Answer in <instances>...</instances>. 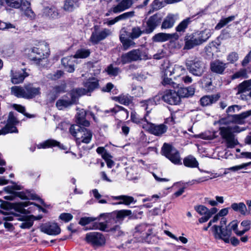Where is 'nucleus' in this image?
<instances>
[{
    "label": "nucleus",
    "instance_id": "obj_1",
    "mask_svg": "<svg viewBox=\"0 0 251 251\" xmlns=\"http://www.w3.org/2000/svg\"><path fill=\"white\" fill-rule=\"evenodd\" d=\"M151 58V57L147 51L139 49H133L122 54L120 58L118 59L115 63L117 65H125L132 62L146 60Z\"/></svg>",
    "mask_w": 251,
    "mask_h": 251
},
{
    "label": "nucleus",
    "instance_id": "obj_2",
    "mask_svg": "<svg viewBox=\"0 0 251 251\" xmlns=\"http://www.w3.org/2000/svg\"><path fill=\"white\" fill-rule=\"evenodd\" d=\"M40 88L34 87L32 84L24 85V87L15 86L11 88V94L17 98L31 99L40 94Z\"/></svg>",
    "mask_w": 251,
    "mask_h": 251
},
{
    "label": "nucleus",
    "instance_id": "obj_3",
    "mask_svg": "<svg viewBox=\"0 0 251 251\" xmlns=\"http://www.w3.org/2000/svg\"><path fill=\"white\" fill-rule=\"evenodd\" d=\"M69 131L71 135L75 137L77 143L88 144L92 139V132L85 128L81 127L77 124L72 125Z\"/></svg>",
    "mask_w": 251,
    "mask_h": 251
},
{
    "label": "nucleus",
    "instance_id": "obj_4",
    "mask_svg": "<svg viewBox=\"0 0 251 251\" xmlns=\"http://www.w3.org/2000/svg\"><path fill=\"white\" fill-rule=\"evenodd\" d=\"M219 134L226 143L227 148H233L239 144L230 126H221L219 127Z\"/></svg>",
    "mask_w": 251,
    "mask_h": 251
},
{
    "label": "nucleus",
    "instance_id": "obj_5",
    "mask_svg": "<svg viewBox=\"0 0 251 251\" xmlns=\"http://www.w3.org/2000/svg\"><path fill=\"white\" fill-rule=\"evenodd\" d=\"M186 66L189 72L196 76H201L204 72L205 64L198 58H191L186 61Z\"/></svg>",
    "mask_w": 251,
    "mask_h": 251
},
{
    "label": "nucleus",
    "instance_id": "obj_6",
    "mask_svg": "<svg viewBox=\"0 0 251 251\" xmlns=\"http://www.w3.org/2000/svg\"><path fill=\"white\" fill-rule=\"evenodd\" d=\"M85 241L94 248L104 246L106 239L104 235L99 232H91L86 234Z\"/></svg>",
    "mask_w": 251,
    "mask_h": 251
},
{
    "label": "nucleus",
    "instance_id": "obj_7",
    "mask_svg": "<svg viewBox=\"0 0 251 251\" xmlns=\"http://www.w3.org/2000/svg\"><path fill=\"white\" fill-rule=\"evenodd\" d=\"M162 152L173 163L176 165L181 164L178 151L171 145L164 143L162 148Z\"/></svg>",
    "mask_w": 251,
    "mask_h": 251
},
{
    "label": "nucleus",
    "instance_id": "obj_8",
    "mask_svg": "<svg viewBox=\"0 0 251 251\" xmlns=\"http://www.w3.org/2000/svg\"><path fill=\"white\" fill-rule=\"evenodd\" d=\"M49 47L46 44H42L31 49L30 58L32 60L40 61L48 56Z\"/></svg>",
    "mask_w": 251,
    "mask_h": 251
},
{
    "label": "nucleus",
    "instance_id": "obj_9",
    "mask_svg": "<svg viewBox=\"0 0 251 251\" xmlns=\"http://www.w3.org/2000/svg\"><path fill=\"white\" fill-rule=\"evenodd\" d=\"M85 88H78L74 89V92H76L77 96L86 95L97 89L99 87V81L94 78L88 79L84 83Z\"/></svg>",
    "mask_w": 251,
    "mask_h": 251
},
{
    "label": "nucleus",
    "instance_id": "obj_10",
    "mask_svg": "<svg viewBox=\"0 0 251 251\" xmlns=\"http://www.w3.org/2000/svg\"><path fill=\"white\" fill-rule=\"evenodd\" d=\"M211 228L215 239L222 240L226 244L229 243V238L232 233L226 227H222L214 225Z\"/></svg>",
    "mask_w": 251,
    "mask_h": 251
},
{
    "label": "nucleus",
    "instance_id": "obj_11",
    "mask_svg": "<svg viewBox=\"0 0 251 251\" xmlns=\"http://www.w3.org/2000/svg\"><path fill=\"white\" fill-rule=\"evenodd\" d=\"M236 95H240L243 100H247V96L251 98V79L244 80L235 88Z\"/></svg>",
    "mask_w": 251,
    "mask_h": 251
},
{
    "label": "nucleus",
    "instance_id": "obj_12",
    "mask_svg": "<svg viewBox=\"0 0 251 251\" xmlns=\"http://www.w3.org/2000/svg\"><path fill=\"white\" fill-rule=\"evenodd\" d=\"M70 96L71 97V100L67 99L65 97H63L57 100L56 106L59 110H63L71 106L72 104L76 102L79 97L77 96L76 92H74V89L71 91Z\"/></svg>",
    "mask_w": 251,
    "mask_h": 251
},
{
    "label": "nucleus",
    "instance_id": "obj_13",
    "mask_svg": "<svg viewBox=\"0 0 251 251\" xmlns=\"http://www.w3.org/2000/svg\"><path fill=\"white\" fill-rule=\"evenodd\" d=\"M251 116V109L245 112H242L240 114H235L229 115L227 117L228 121H226V119H222L220 120V123L223 124H228L229 122L234 123L238 124H243L244 123V119Z\"/></svg>",
    "mask_w": 251,
    "mask_h": 251
},
{
    "label": "nucleus",
    "instance_id": "obj_14",
    "mask_svg": "<svg viewBox=\"0 0 251 251\" xmlns=\"http://www.w3.org/2000/svg\"><path fill=\"white\" fill-rule=\"evenodd\" d=\"M162 18L160 14H155L151 16L146 22V26L144 32L146 34H150L161 23Z\"/></svg>",
    "mask_w": 251,
    "mask_h": 251
},
{
    "label": "nucleus",
    "instance_id": "obj_15",
    "mask_svg": "<svg viewBox=\"0 0 251 251\" xmlns=\"http://www.w3.org/2000/svg\"><path fill=\"white\" fill-rule=\"evenodd\" d=\"M162 98L164 102L171 105H177L180 102L178 94L174 90H167L162 96L157 95Z\"/></svg>",
    "mask_w": 251,
    "mask_h": 251
},
{
    "label": "nucleus",
    "instance_id": "obj_16",
    "mask_svg": "<svg viewBox=\"0 0 251 251\" xmlns=\"http://www.w3.org/2000/svg\"><path fill=\"white\" fill-rule=\"evenodd\" d=\"M144 129L154 135L161 136L166 132L168 127L164 124L155 125L148 122L144 125Z\"/></svg>",
    "mask_w": 251,
    "mask_h": 251
},
{
    "label": "nucleus",
    "instance_id": "obj_17",
    "mask_svg": "<svg viewBox=\"0 0 251 251\" xmlns=\"http://www.w3.org/2000/svg\"><path fill=\"white\" fill-rule=\"evenodd\" d=\"M19 123V121L16 117L14 116L13 112H9L8 118L7 120V123L3 127L4 130H6L8 133H18V130L15 126Z\"/></svg>",
    "mask_w": 251,
    "mask_h": 251
},
{
    "label": "nucleus",
    "instance_id": "obj_18",
    "mask_svg": "<svg viewBox=\"0 0 251 251\" xmlns=\"http://www.w3.org/2000/svg\"><path fill=\"white\" fill-rule=\"evenodd\" d=\"M42 232L50 235H56L61 232V229L56 223H48L41 226Z\"/></svg>",
    "mask_w": 251,
    "mask_h": 251
},
{
    "label": "nucleus",
    "instance_id": "obj_19",
    "mask_svg": "<svg viewBox=\"0 0 251 251\" xmlns=\"http://www.w3.org/2000/svg\"><path fill=\"white\" fill-rule=\"evenodd\" d=\"M133 2L131 0H122L116 5L113 6L109 11L114 13H118L123 12L131 7Z\"/></svg>",
    "mask_w": 251,
    "mask_h": 251
},
{
    "label": "nucleus",
    "instance_id": "obj_20",
    "mask_svg": "<svg viewBox=\"0 0 251 251\" xmlns=\"http://www.w3.org/2000/svg\"><path fill=\"white\" fill-rule=\"evenodd\" d=\"M111 34V31L110 30L105 28L98 33L93 32L91 36L90 40L93 44H97L100 41L104 39Z\"/></svg>",
    "mask_w": 251,
    "mask_h": 251
},
{
    "label": "nucleus",
    "instance_id": "obj_21",
    "mask_svg": "<svg viewBox=\"0 0 251 251\" xmlns=\"http://www.w3.org/2000/svg\"><path fill=\"white\" fill-rule=\"evenodd\" d=\"M42 14L43 16L50 19H56L60 17L58 9L52 5L45 7Z\"/></svg>",
    "mask_w": 251,
    "mask_h": 251
},
{
    "label": "nucleus",
    "instance_id": "obj_22",
    "mask_svg": "<svg viewBox=\"0 0 251 251\" xmlns=\"http://www.w3.org/2000/svg\"><path fill=\"white\" fill-rule=\"evenodd\" d=\"M11 81L13 84H19L23 82L25 77L28 75L24 70L19 72L15 71L14 69L11 70Z\"/></svg>",
    "mask_w": 251,
    "mask_h": 251
},
{
    "label": "nucleus",
    "instance_id": "obj_23",
    "mask_svg": "<svg viewBox=\"0 0 251 251\" xmlns=\"http://www.w3.org/2000/svg\"><path fill=\"white\" fill-rule=\"evenodd\" d=\"M226 68V64L224 63L220 60H215L210 63L211 71L213 73L217 74H223Z\"/></svg>",
    "mask_w": 251,
    "mask_h": 251
},
{
    "label": "nucleus",
    "instance_id": "obj_24",
    "mask_svg": "<svg viewBox=\"0 0 251 251\" xmlns=\"http://www.w3.org/2000/svg\"><path fill=\"white\" fill-rule=\"evenodd\" d=\"M200 45L205 42L211 36L212 32L210 29H205L194 33Z\"/></svg>",
    "mask_w": 251,
    "mask_h": 251
},
{
    "label": "nucleus",
    "instance_id": "obj_25",
    "mask_svg": "<svg viewBox=\"0 0 251 251\" xmlns=\"http://www.w3.org/2000/svg\"><path fill=\"white\" fill-rule=\"evenodd\" d=\"M220 98V95L218 94L204 96L200 99V104L202 106H207L217 101Z\"/></svg>",
    "mask_w": 251,
    "mask_h": 251
},
{
    "label": "nucleus",
    "instance_id": "obj_26",
    "mask_svg": "<svg viewBox=\"0 0 251 251\" xmlns=\"http://www.w3.org/2000/svg\"><path fill=\"white\" fill-rule=\"evenodd\" d=\"M184 41L185 49H191L195 46L200 45L194 33L189 35H186Z\"/></svg>",
    "mask_w": 251,
    "mask_h": 251
},
{
    "label": "nucleus",
    "instance_id": "obj_27",
    "mask_svg": "<svg viewBox=\"0 0 251 251\" xmlns=\"http://www.w3.org/2000/svg\"><path fill=\"white\" fill-rule=\"evenodd\" d=\"M65 88L66 86L64 84L53 87L48 94L49 98L50 101H54L58 97L59 94L64 92Z\"/></svg>",
    "mask_w": 251,
    "mask_h": 251
},
{
    "label": "nucleus",
    "instance_id": "obj_28",
    "mask_svg": "<svg viewBox=\"0 0 251 251\" xmlns=\"http://www.w3.org/2000/svg\"><path fill=\"white\" fill-rule=\"evenodd\" d=\"M177 15L168 14L163 21L161 28L162 29H168L172 27L177 19Z\"/></svg>",
    "mask_w": 251,
    "mask_h": 251
},
{
    "label": "nucleus",
    "instance_id": "obj_29",
    "mask_svg": "<svg viewBox=\"0 0 251 251\" xmlns=\"http://www.w3.org/2000/svg\"><path fill=\"white\" fill-rule=\"evenodd\" d=\"M132 214V212L130 210L122 209L116 210L112 213V215L116 219V222L122 223L124 219Z\"/></svg>",
    "mask_w": 251,
    "mask_h": 251
},
{
    "label": "nucleus",
    "instance_id": "obj_30",
    "mask_svg": "<svg viewBox=\"0 0 251 251\" xmlns=\"http://www.w3.org/2000/svg\"><path fill=\"white\" fill-rule=\"evenodd\" d=\"M86 115V112L84 109H82L78 110L76 115V123L84 126H89L90 123L88 121L85 119Z\"/></svg>",
    "mask_w": 251,
    "mask_h": 251
},
{
    "label": "nucleus",
    "instance_id": "obj_31",
    "mask_svg": "<svg viewBox=\"0 0 251 251\" xmlns=\"http://www.w3.org/2000/svg\"><path fill=\"white\" fill-rule=\"evenodd\" d=\"M136 230L137 232L142 234L143 238H147V239L150 236H151V238H156L154 236L151 235L152 229L145 225H141L137 226Z\"/></svg>",
    "mask_w": 251,
    "mask_h": 251
},
{
    "label": "nucleus",
    "instance_id": "obj_32",
    "mask_svg": "<svg viewBox=\"0 0 251 251\" xmlns=\"http://www.w3.org/2000/svg\"><path fill=\"white\" fill-rule=\"evenodd\" d=\"M112 198L115 200H121L122 201L117 203V204H125L128 205L131 203H135L136 200H135L134 198L131 196L126 195H121L119 196H112Z\"/></svg>",
    "mask_w": 251,
    "mask_h": 251
},
{
    "label": "nucleus",
    "instance_id": "obj_33",
    "mask_svg": "<svg viewBox=\"0 0 251 251\" xmlns=\"http://www.w3.org/2000/svg\"><path fill=\"white\" fill-rule=\"evenodd\" d=\"M58 146L61 148L60 143L53 139H49L37 145L38 149H46L52 147Z\"/></svg>",
    "mask_w": 251,
    "mask_h": 251
},
{
    "label": "nucleus",
    "instance_id": "obj_34",
    "mask_svg": "<svg viewBox=\"0 0 251 251\" xmlns=\"http://www.w3.org/2000/svg\"><path fill=\"white\" fill-rule=\"evenodd\" d=\"M17 218V215L12 213L3 214L2 219L5 221L4 223V227L9 230H12L13 229V225L11 223L7 222V221H13Z\"/></svg>",
    "mask_w": 251,
    "mask_h": 251
},
{
    "label": "nucleus",
    "instance_id": "obj_35",
    "mask_svg": "<svg viewBox=\"0 0 251 251\" xmlns=\"http://www.w3.org/2000/svg\"><path fill=\"white\" fill-rule=\"evenodd\" d=\"M131 121L133 123L139 125L140 126H141L144 129V125L148 124L149 122L146 118V116H145L143 118H141L140 117L139 115L136 114V113H131Z\"/></svg>",
    "mask_w": 251,
    "mask_h": 251
},
{
    "label": "nucleus",
    "instance_id": "obj_36",
    "mask_svg": "<svg viewBox=\"0 0 251 251\" xmlns=\"http://www.w3.org/2000/svg\"><path fill=\"white\" fill-rule=\"evenodd\" d=\"M195 92L194 89L189 87L186 88H180L177 93L178 94L180 99L181 98L189 97L194 95Z\"/></svg>",
    "mask_w": 251,
    "mask_h": 251
},
{
    "label": "nucleus",
    "instance_id": "obj_37",
    "mask_svg": "<svg viewBox=\"0 0 251 251\" xmlns=\"http://www.w3.org/2000/svg\"><path fill=\"white\" fill-rule=\"evenodd\" d=\"M79 0H66L64 2L63 9L65 11L71 12L78 6Z\"/></svg>",
    "mask_w": 251,
    "mask_h": 251
},
{
    "label": "nucleus",
    "instance_id": "obj_38",
    "mask_svg": "<svg viewBox=\"0 0 251 251\" xmlns=\"http://www.w3.org/2000/svg\"><path fill=\"white\" fill-rule=\"evenodd\" d=\"M231 207L234 211L239 212L242 215H246L247 214V207L243 202L233 203L231 205Z\"/></svg>",
    "mask_w": 251,
    "mask_h": 251
},
{
    "label": "nucleus",
    "instance_id": "obj_39",
    "mask_svg": "<svg viewBox=\"0 0 251 251\" xmlns=\"http://www.w3.org/2000/svg\"><path fill=\"white\" fill-rule=\"evenodd\" d=\"M160 100V97L155 96L153 98L148 99L140 102L141 106L144 107L146 110L148 109V106L150 105L157 104Z\"/></svg>",
    "mask_w": 251,
    "mask_h": 251
},
{
    "label": "nucleus",
    "instance_id": "obj_40",
    "mask_svg": "<svg viewBox=\"0 0 251 251\" xmlns=\"http://www.w3.org/2000/svg\"><path fill=\"white\" fill-rule=\"evenodd\" d=\"M162 76H170L174 74V66L169 62L164 63L162 65Z\"/></svg>",
    "mask_w": 251,
    "mask_h": 251
},
{
    "label": "nucleus",
    "instance_id": "obj_41",
    "mask_svg": "<svg viewBox=\"0 0 251 251\" xmlns=\"http://www.w3.org/2000/svg\"><path fill=\"white\" fill-rule=\"evenodd\" d=\"M183 164L186 167L190 168H195L199 165L196 159L191 155L188 156L183 159Z\"/></svg>",
    "mask_w": 251,
    "mask_h": 251
},
{
    "label": "nucleus",
    "instance_id": "obj_42",
    "mask_svg": "<svg viewBox=\"0 0 251 251\" xmlns=\"http://www.w3.org/2000/svg\"><path fill=\"white\" fill-rule=\"evenodd\" d=\"M16 219L23 221L19 226L21 228H29L33 225V220L28 217L25 216L22 218L17 217Z\"/></svg>",
    "mask_w": 251,
    "mask_h": 251
},
{
    "label": "nucleus",
    "instance_id": "obj_43",
    "mask_svg": "<svg viewBox=\"0 0 251 251\" xmlns=\"http://www.w3.org/2000/svg\"><path fill=\"white\" fill-rule=\"evenodd\" d=\"M120 40L122 43L124 50H128L131 47H134L135 43L131 40L121 35L120 37Z\"/></svg>",
    "mask_w": 251,
    "mask_h": 251
},
{
    "label": "nucleus",
    "instance_id": "obj_44",
    "mask_svg": "<svg viewBox=\"0 0 251 251\" xmlns=\"http://www.w3.org/2000/svg\"><path fill=\"white\" fill-rule=\"evenodd\" d=\"M90 51L89 49L81 48L76 50L73 56L74 58H85L90 55Z\"/></svg>",
    "mask_w": 251,
    "mask_h": 251
},
{
    "label": "nucleus",
    "instance_id": "obj_45",
    "mask_svg": "<svg viewBox=\"0 0 251 251\" xmlns=\"http://www.w3.org/2000/svg\"><path fill=\"white\" fill-rule=\"evenodd\" d=\"M22 0H0L1 4H6L8 6L18 8L20 7Z\"/></svg>",
    "mask_w": 251,
    "mask_h": 251
},
{
    "label": "nucleus",
    "instance_id": "obj_46",
    "mask_svg": "<svg viewBox=\"0 0 251 251\" xmlns=\"http://www.w3.org/2000/svg\"><path fill=\"white\" fill-rule=\"evenodd\" d=\"M191 23V19L190 18H186L180 22L179 25L176 27L177 32H184L187 28L188 25Z\"/></svg>",
    "mask_w": 251,
    "mask_h": 251
},
{
    "label": "nucleus",
    "instance_id": "obj_47",
    "mask_svg": "<svg viewBox=\"0 0 251 251\" xmlns=\"http://www.w3.org/2000/svg\"><path fill=\"white\" fill-rule=\"evenodd\" d=\"M234 16H231L227 18H222L215 26V29L219 30L226 25L229 23L233 21L235 19Z\"/></svg>",
    "mask_w": 251,
    "mask_h": 251
},
{
    "label": "nucleus",
    "instance_id": "obj_48",
    "mask_svg": "<svg viewBox=\"0 0 251 251\" xmlns=\"http://www.w3.org/2000/svg\"><path fill=\"white\" fill-rule=\"evenodd\" d=\"M111 111L115 113L119 112L120 114L122 116V118L125 120H126L128 117V111L122 106H117V107L112 109Z\"/></svg>",
    "mask_w": 251,
    "mask_h": 251
},
{
    "label": "nucleus",
    "instance_id": "obj_49",
    "mask_svg": "<svg viewBox=\"0 0 251 251\" xmlns=\"http://www.w3.org/2000/svg\"><path fill=\"white\" fill-rule=\"evenodd\" d=\"M168 33H159L154 35L152 37V40L155 42H163L167 40Z\"/></svg>",
    "mask_w": 251,
    "mask_h": 251
},
{
    "label": "nucleus",
    "instance_id": "obj_50",
    "mask_svg": "<svg viewBox=\"0 0 251 251\" xmlns=\"http://www.w3.org/2000/svg\"><path fill=\"white\" fill-rule=\"evenodd\" d=\"M247 73L246 69H241L235 73L231 76L232 79H235L239 78H247Z\"/></svg>",
    "mask_w": 251,
    "mask_h": 251
},
{
    "label": "nucleus",
    "instance_id": "obj_51",
    "mask_svg": "<svg viewBox=\"0 0 251 251\" xmlns=\"http://www.w3.org/2000/svg\"><path fill=\"white\" fill-rule=\"evenodd\" d=\"M98 153L100 154L105 161L108 160L111 158V155L105 150L104 147H98L97 149Z\"/></svg>",
    "mask_w": 251,
    "mask_h": 251
},
{
    "label": "nucleus",
    "instance_id": "obj_52",
    "mask_svg": "<svg viewBox=\"0 0 251 251\" xmlns=\"http://www.w3.org/2000/svg\"><path fill=\"white\" fill-rule=\"evenodd\" d=\"M114 99L121 104L126 105H128L131 101L130 98L127 95H121L115 97Z\"/></svg>",
    "mask_w": 251,
    "mask_h": 251
},
{
    "label": "nucleus",
    "instance_id": "obj_53",
    "mask_svg": "<svg viewBox=\"0 0 251 251\" xmlns=\"http://www.w3.org/2000/svg\"><path fill=\"white\" fill-rule=\"evenodd\" d=\"M142 33H145L144 30L142 31L139 27H134L132 29L129 36L132 39H134L139 37Z\"/></svg>",
    "mask_w": 251,
    "mask_h": 251
},
{
    "label": "nucleus",
    "instance_id": "obj_54",
    "mask_svg": "<svg viewBox=\"0 0 251 251\" xmlns=\"http://www.w3.org/2000/svg\"><path fill=\"white\" fill-rule=\"evenodd\" d=\"M107 225L106 224L103 222L95 223L92 227H89V229H99L103 231L108 232V230L106 229Z\"/></svg>",
    "mask_w": 251,
    "mask_h": 251
},
{
    "label": "nucleus",
    "instance_id": "obj_55",
    "mask_svg": "<svg viewBox=\"0 0 251 251\" xmlns=\"http://www.w3.org/2000/svg\"><path fill=\"white\" fill-rule=\"evenodd\" d=\"M106 72L111 76H116L120 72V70L118 67H114L112 64L109 65L106 69Z\"/></svg>",
    "mask_w": 251,
    "mask_h": 251
},
{
    "label": "nucleus",
    "instance_id": "obj_56",
    "mask_svg": "<svg viewBox=\"0 0 251 251\" xmlns=\"http://www.w3.org/2000/svg\"><path fill=\"white\" fill-rule=\"evenodd\" d=\"M164 233L168 235L170 238L175 239L176 241L179 240L183 244H186L188 242V240L186 238L183 237V236H180L178 238L176 237L175 235L172 234L170 231L168 230H164Z\"/></svg>",
    "mask_w": 251,
    "mask_h": 251
},
{
    "label": "nucleus",
    "instance_id": "obj_57",
    "mask_svg": "<svg viewBox=\"0 0 251 251\" xmlns=\"http://www.w3.org/2000/svg\"><path fill=\"white\" fill-rule=\"evenodd\" d=\"M13 107L19 112H20L25 115L26 117L28 118H32L34 117L33 115H30L28 113H25V107L21 105L14 104L13 105Z\"/></svg>",
    "mask_w": 251,
    "mask_h": 251
},
{
    "label": "nucleus",
    "instance_id": "obj_58",
    "mask_svg": "<svg viewBox=\"0 0 251 251\" xmlns=\"http://www.w3.org/2000/svg\"><path fill=\"white\" fill-rule=\"evenodd\" d=\"M251 165V161L248 162V163H243V164L239 165H236L235 166L230 167L228 169V170L229 171H232V172H236V171H238L242 169H246L247 167L250 166Z\"/></svg>",
    "mask_w": 251,
    "mask_h": 251
},
{
    "label": "nucleus",
    "instance_id": "obj_59",
    "mask_svg": "<svg viewBox=\"0 0 251 251\" xmlns=\"http://www.w3.org/2000/svg\"><path fill=\"white\" fill-rule=\"evenodd\" d=\"M108 232H112L115 236L119 237L124 235V232L121 230L119 226L116 225L108 230Z\"/></svg>",
    "mask_w": 251,
    "mask_h": 251
},
{
    "label": "nucleus",
    "instance_id": "obj_60",
    "mask_svg": "<svg viewBox=\"0 0 251 251\" xmlns=\"http://www.w3.org/2000/svg\"><path fill=\"white\" fill-rule=\"evenodd\" d=\"M134 15V11H129L125 12L121 15L117 17V20H118V22L122 20H125L127 19L128 18L133 17Z\"/></svg>",
    "mask_w": 251,
    "mask_h": 251
},
{
    "label": "nucleus",
    "instance_id": "obj_61",
    "mask_svg": "<svg viewBox=\"0 0 251 251\" xmlns=\"http://www.w3.org/2000/svg\"><path fill=\"white\" fill-rule=\"evenodd\" d=\"M174 74H176V76H179L184 75L186 73V71L182 66L176 65L174 66Z\"/></svg>",
    "mask_w": 251,
    "mask_h": 251
},
{
    "label": "nucleus",
    "instance_id": "obj_62",
    "mask_svg": "<svg viewBox=\"0 0 251 251\" xmlns=\"http://www.w3.org/2000/svg\"><path fill=\"white\" fill-rule=\"evenodd\" d=\"M195 210L201 215H207L208 208L202 205H199L195 206Z\"/></svg>",
    "mask_w": 251,
    "mask_h": 251
},
{
    "label": "nucleus",
    "instance_id": "obj_63",
    "mask_svg": "<svg viewBox=\"0 0 251 251\" xmlns=\"http://www.w3.org/2000/svg\"><path fill=\"white\" fill-rule=\"evenodd\" d=\"M163 81L162 84L164 85H169L172 86L174 87H177V84L172 81V80L169 76H162Z\"/></svg>",
    "mask_w": 251,
    "mask_h": 251
},
{
    "label": "nucleus",
    "instance_id": "obj_64",
    "mask_svg": "<svg viewBox=\"0 0 251 251\" xmlns=\"http://www.w3.org/2000/svg\"><path fill=\"white\" fill-rule=\"evenodd\" d=\"M96 220V218H94L93 217H83L81 218L79 221V224L81 226H85L92 222H93Z\"/></svg>",
    "mask_w": 251,
    "mask_h": 251
}]
</instances>
